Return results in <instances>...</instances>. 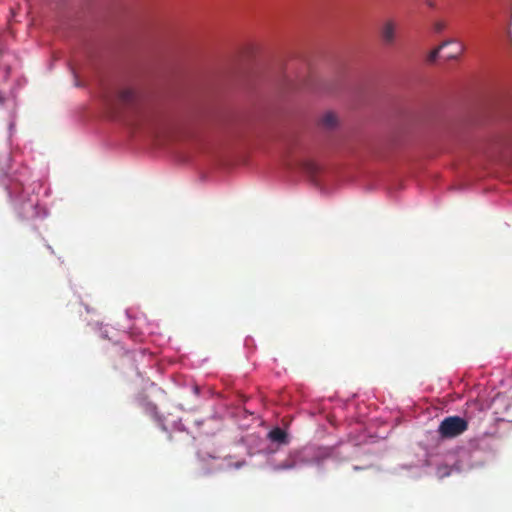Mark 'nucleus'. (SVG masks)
Wrapping results in <instances>:
<instances>
[{
  "label": "nucleus",
  "instance_id": "nucleus-1",
  "mask_svg": "<svg viewBox=\"0 0 512 512\" xmlns=\"http://www.w3.org/2000/svg\"><path fill=\"white\" fill-rule=\"evenodd\" d=\"M116 113H121L120 109H131L127 115V120L131 125L140 128L147 124L150 114L142 110L138 105V95L130 88L119 91L116 103H110Z\"/></svg>",
  "mask_w": 512,
  "mask_h": 512
},
{
  "label": "nucleus",
  "instance_id": "nucleus-2",
  "mask_svg": "<svg viewBox=\"0 0 512 512\" xmlns=\"http://www.w3.org/2000/svg\"><path fill=\"white\" fill-rule=\"evenodd\" d=\"M468 426L466 419L460 416H448L441 421L438 434L443 439L456 438L467 431Z\"/></svg>",
  "mask_w": 512,
  "mask_h": 512
},
{
  "label": "nucleus",
  "instance_id": "nucleus-3",
  "mask_svg": "<svg viewBox=\"0 0 512 512\" xmlns=\"http://www.w3.org/2000/svg\"><path fill=\"white\" fill-rule=\"evenodd\" d=\"M313 460L309 458L308 449L292 450L287 458L276 466V470H288L298 465L312 464Z\"/></svg>",
  "mask_w": 512,
  "mask_h": 512
},
{
  "label": "nucleus",
  "instance_id": "nucleus-4",
  "mask_svg": "<svg viewBox=\"0 0 512 512\" xmlns=\"http://www.w3.org/2000/svg\"><path fill=\"white\" fill-rule=\"evenodd\" d=\"M397 25L394 21L388 20L381 27V37L385 44L392 45L396 38Z\"/></svg>",
  "mask_w": 512,
  "mask_h": 512
},
{
  "label": "nucleus",
  "instance_id": "nucleus-5",
  "mask_svg": "<svg viewBox=\"0 0 512 512\" xmlns=\"http://www.w3.org/2000/svg\"><path fill=\"white\" fill-rule=\"evenodd\" d=\"M267 437L271 442L277 443L278 445L289 444L288 433L280 427H275L271 431H269Z\"/></svg>",
  "mask_w": 512,
  "mask_h": 512
},
{
  "label": "nucleus",
  "instance_id": "nucleus-6",
  "mask_svg": "<svg viewBox=\"0 0 512 512\" xmlns=\"http://www.w3.org/2000/svg\"><path fill=\"white\" fill-rule=\"evenodd\" d=\"M321 124L325 128H333L337 124V117L335 114L328 112L321 118Z\"/></svg>",
  "mask_w": 512,
  "mask_h": 512
},
{
  "label": "nucleus",
  "instance_id": "nucleus-7",
  "mask_svg": "<svg viewBox=\"0 0 512 512\" xmlns=\"http://www.w3.org/2000/svg\"><path fill=\"white\" fill-rule=\"evenodd\" d=\"M453 42H454L453 40H446V41H444L441 45H439L436 49L432 50V51L430 52V54L428 55V61H429V62H434V61L437 59V57H438V55H439L440 51H441L445 46H447L448 44L453 43Z\"/></svg>",
  "mask_w": 512,
  "mask_h": 512
},
{
  "label": "nucleus",
  "instance_id": "nucleus-8",
  "mask_svg": "<svg viewBox=\"0 0 512 512\" xmlns=\"http://www.w3.org/2000/svg\"><path fill=\"white\" fill-rule=\"evenodd\" d=\"M433 29L436 33H441L446 29V23L444 21H436L433 25Z\"/></svg>",
  "mask_w": 512,
  "mask_h": 512
},
{
  "label": "nucleus",
  "instance_id": "nucleus-9",
  "mask_svg": "<svg viewBox=\"0 0 512 512\" xmlns=\"http://www.w3.org/2000/svg\"><path fill=\"white\" fill-rule=\"evenodd\" d=\"M464 51V45L462 43H458V49L454 54H450L447 56L448 59H454L457 58L460 54H462Z\"/></svg>",
  "mask_w": 512,
  "mask_h": 512
},
{
  "label": "nucleus",
  "instance_id": "nucleus-10",
  "mask_svg": "<svg viewBox=\"0 0 512 512\" xmlns=\"http://www.w3.org/2000/svg\"><path fill=\"white\" fill-rule=\"evenodd\" d=\"M429 6L433 8V7H434V4H433L432 2H430V3H429Z\"/></svg>",
  "mask_w": 512,
  "mask_h": 512
}]
</instances>
